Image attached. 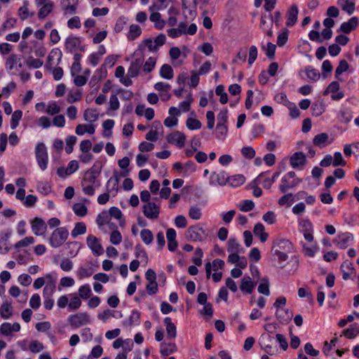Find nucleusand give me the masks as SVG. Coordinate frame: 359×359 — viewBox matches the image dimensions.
Masks as SVG:
<instances>
[{
    "instance_id": "44",
    "label": "nucleus",
    "mask_w": 359,
    "mask_h": 359,
    "mask_svg": "<svg viewBox=\"0 0 359 359\" xmlns=\"http://www.w3.org/2000/svg\"><path fill=\"white\" fill-rule=\"evenodd\" d=\"M186 126L190 130H199L201 128L202 124L199 120L196 118V114L194 111H191L190 116L187 119Z\"/></svg>"
},
{
    "instance_id": "21",
    "label": "nucleus",
    "mask_w": 359,
    "mask_h": 359,
    "mask_svg": "<svg viewBox=\"0 0 359 359\" xmlns=\"http://www.w3.org/2000/svg\"><path fill=\"white\" fill-rule=\"evenodd\" d=\"M228 176L224 171L212 172L210 174L209 184L211 186H224L227 184Z\"/></svg>"
},
{
    "instance_id": "12",
    "label": "nucleus",
    "mask_w": 359,
    "mask_h": 359,
    "mask_svg": "<svg viewBox=\"0 0 359 359\" xmlns=\"http://www.w3.org/2000/svg\"><path fill=\"white\" fill-rule=\"evenodd\" d=\"M144 215L149 219H156L159 217L161 204L157 202H149L142 205Z\"/></svg>"
},
{
    "instance_id": "10",
    "label": "nucleus",
    "mask_w": 359,
    "mask_h": 359,
    "mask_svg": "<svg viewBox=\"0 0 359 359\" xmlns=\"http://www.w3.org/2000/svg\"><path fill=\"white\" fill-rule=\"evenodd\" d=\"M137 50H135L133 53V60H132L130 67L128 69V75L130 77H137L140 74L141 68L142 67L144 60V55L140 53L137 54Z\"/></svg>"
},
{
    "instance_id": "28",
    "label": "nucleus",
    "mask_w": 359,
    "mask_h": 359,
    "mask_svg": "<svg viewBox=\"0 0 359 359\" xmlns=\"http://www.w3.org/2000/svg\"><path fill=\"white\" fill-rule=\"evenodd\" d=\"M254 184H261L264 189H270L273 185V180H271L270 172H261L254 180Z\"/></svg>"
},
{
    "instance_id": "11",
    "label": "nucleus",
    "mask_w": 359,
    "mask_h": 359,
    "mask_svg": "<svg viewBox=\"0 0 359 359\" xmlns=\"http://www.w3.org/2000/svg\"><path fill=\"white\" fill-rule=\"evenodd\" d=\"M65 50L67 53H74L77 50L84 51L80 37L71 34L65 40Z\"/></svg>"
},
{
    "instance_id": "39",
    "label": "nucleus",
    "mask_w": 359,
    "mask_h": 359,
    "mask_svg": "<svg viewBox=\"0 0 359 359\" xmlns=\"http://www.w3.org/2000/svg\"><path fill=\"white\" fill-rule=\"evenodd\" d=\"M181 35H194L197 32V26L195 23L191 24L189 27L185 22H180L177 27Z\"/></svg>"
},
{
    "instance_id": "5",
    "label": "nucleus",
    "mask_w": 359,
    "mask_h": 359,
    "mask_svg": "<svg viewBox=\"0 0 359 359\" xmlns=\"http://www.w3.org/2000/svg\"><path fill=\"white\" fill-rule=\"evenodd\" d=\"M301 182V179L296 177L294 172L290 171L285 174L281 178L279 189L281 193L285 194L289 189L296 187Z\"/></svg>"
},
{
    "instance_id": "48",
    "label": "nucleus",
    "mask_w": 359,
    "mask_h": 359,
    "mask_svg": "<svg viewBox=\"0 0 359 359\" xmlns=\"http://www.w3.org/2000/svg\"><path fill=\"white\" fill-rule=\"evenodd\" d=\"M82 97V91L77 88H72L68 91L67 95V102L74 103L81 100Z\"/></svg>"
},
{
    "instance_id": "3",
    "label": "nucleus",
    "mask_w": 359,
    "mask_h": 359,
    "mask_svg": "<svg viewBox=\"0 0 359 359\" xmlns=\"http://www.w3.org/2000/svg\"><path fill=\"white\" fill-rule=\"evenodd\" d=\"M166 41V36L163 34H158L154 39L148 38L144 39L137 46L136 50L138 53L144 55L146 50L152 53H156L158 51L159 48L163 46Z\"/></svg>"
},
{
    "instance_id": "1",
    "label": "nucleus",
    "mask_w": 359,
    "mask_h": 359,
    "mask_svg": "<svg viewBox=\"0 0 359 359\" xmlns=\"http://www.w3.org/2000/svg\"><path fill=\"white\" fill-rule=\"evenodd\" d=\"M100 170L93 166L83 175L81 182L82 192L84 195L93 196L101 186Z\"/></svg>"
},
{
    "instance_id": "49",
    "label": "nucleus",
    "mask_w": 359,
    "mask_h": 359,
    "mask_svg": "<svg viewBox=\"0 0 359 359\" xmlns=\"http://www.w3.org/2000/svg\"><path fill=\"white\" fill-rule=\"evenodd\" d=\"M227 251L229 253L243 252V248L236 238H231L228 241Z\"/></svg>"
},
{
    "instance_id": "29",
    "label": "nucleus",
    "mask_w": 359,
    "mask_h": 359,
    "mask_svg": "<svg viewBox=\"0 0 359 359\" xmlns=\"http://www.w3.org/2000/svg\"><path fill=\"white\" fill-rule=\"evenodd\" d=\"M123 317V313L121 311L116 310H111L107 309L104 310L102 312H100L97 314V318L99 320H102L103 323H106L109 321L111 318H116L119 319Z\"/></svg>"
},
{
    "instance_id": "37",
    "label": "nucleus",
    "mask_w": 359,
    "mask_h": 359,
    "mask_svg": "<svg viewBox=\"0 0 359 359\" xmlns=\"http://www.w3.org/2000/svg\"><path fill=\"white\" fill-rule=\"evenodd\" d=\"M253 233L256 237L259 238L262 243H265L269 238V233L265 231V227L261 222H258L255 225Z\"/></svg>"
},
{
    "instance_id": "8",
    "label": "nucleus",
    "mask_w": 359,
    "mask_h": 359,
    "mask_svg": "<svg viewBox=\"0 0 359 359\" xmlns=\"http://www.w3.org/2000/svg\"><path fill=\"white\" fill-rule=\"evenodd\" d=\"M35 156L39 167L41 170H45L48 168V155L44 143L38 142L36 144Z\"/></svg>"
},
{
    "instance_id": "4",
    "label": "nucleus",
    "mask_w": 359,
    "mask_h": 359,
    "mask_svg": "<svg viewBox=\"0 0 359 359\" xmlns=\"http://www.w3.org/2000/svg\"><path fill=\"white\" fill-rule=\"evenodd\" d=\"M81 305V299L75 292L61 295L57 300V306L59 309L67 307L69 311H76Z\"/></svg>"
},
{
    "instance_id": "58",
    "label": "nucleus",
    "mask_w": 359,
    "mask_h": 359,
    "mask_svg": "<svg viewBox=\"0 0 359 359\" xmlns=\"http://www.w3.org/2000/svg\"><path fill=\"white\" fill-rule=\"evenodd\" d=\"M22 117V111L21 110H15L11 114L10 126L11 128L15 130L20 124V121Z\"/></svg>"
},
{
    "instance_id": "41",
    "label": "nucleus",
    "mask_w": 359,
    "mask_h": 359,
    "mask_svg": "<svg viewBox=\"0 0 359 359\" xmlns=\"http://www.w3.org/2000/svg\"><path fill=\"white\" fill-rule=\"evenodd\" d=\"M95 132V126L90 124H79L75 128V133L79 136H82L86 133L93 135Z\"/></svg>"
},
{
    "instance_id": "30",
    "label": "nucleus",
    "mask_w": 359,
    "mask_h": 359,
    "mask_svg": "<svg viewBox=\"0 0 359 359\" xmlns=\"http://www.w3.org/2000/svg\"><path fill=\"white\" fill-rule=\"evenodd\" d=\"M154 89L159 92V95L163 101L168 100L170 98V90L171 86L165 82H158L154 86Z\"/></svg>"
},
{
    "instance_id": "47",
    "label": "nucleus",
    "mask_w": 359,
    "mask_h": 359,
    "mask_svg": "<svg viewBox=\"0 0 359 359\" xmlns=\"http://www.w3.org/2000/svg\"><path fill=\"white\" fill-rule=\"evenodd\" d=\"M119 182L118 176L115 174L114 178H110L106 184L107 191L109 193H112L114 196L118 191V185Z\"/></svg>"
},
{
    "instance_id": "43",
    "label": "nucleus",
    "mask_w": 359,
    "mask_h": 359,
    "mask_svg": "<svg viewBox=\"0 0 359 359\" xmlns=\"http://www.w3.org/2000/svg\"><path fill=\"white\" fill-rule=\"evenodd\" d=\"M272 255L274 257V260L277 262L280 268H283L285 266V262L288 259V252L278 251L277 250H272Z\"/></svg>"
},
{
    "instance_id": "18",
    "label": "nucleus",
    "mask_w": 359,
    "mask_h": 359,
    "mask_svg": "<svg viewBox=\"0 0 359 359\" xmlns=\"http://www.w3.org/2000/svg\"><path fill=\"white\" fill-rule=\"evenodd\" d=\"M353 235L350 232L339 233L335 238L334 243L341 249H345L351 245L353 243Z\"/></svg>"
},
{
    "instance_id": "20",
    "label": "nucleus",
    "mask_w": 359,
    "mask_h": 359,
    "mask_svg": "<svg viewBox=\"0 0 359 359\" xmlns=\"http://www.w3.org/2000/svg\"><path fill=\"white\" fill-rule=\"evenodd\" d=\"M79 163L76 160L70 161L67 167H60L57 170V174L62 178H65L67 176L76 172L79 169Z\"/></svg>"
},
{
    "instance_id": "50",
    "label": "nucleus",
    "mask_w": 359,
    "mask_h": 359,
    "mask_svg": "<svg viewBox=\"0 0 359 359\" xmlns=\"http://www.w3.org/2000/svg\"><path fill=\"white\" fill-rule=\"evenodd\" d=\"M29 1H24L23 5L18 9V15L22 20H25L30 17H32L34 14V12H29L28 6Z\"/></svg>"
},
{
    "instance_id": "24",
    "label": "nucleus",
    "mask_w": 359,
    "mask_h": 359,
    "mask_svg": "<svg viewBox=\"0 0 359 359\" xmlns=\"http://www.w3.org/2000/svg\"><path fill=\"white\" fill-rule=\"evenodd\" d=\"M77 9L78 0H62V10L65 16L75 15Z\"/></svg>"
},
{
    "instance_id": "42",
    "label": "nucleus",
    "mask_w": 359,
    "mask_h": 359,
    "mask_svg": "<svg viewBox=\"0 0 359 359\" xmlns=\"http://www.w3.org/2000/svg\"><path fill=\"white\" fill-rule=\"evenodd\" d=\"M358 24V19L356 17H352L347 22H343L340 26V30L345 34H348L355 29Z\"/></svg>"
},
{
    "instance_id": "17",
    "label": "nucleus",
    "mask_w": 359,
    "mask_h": 359,
    "mask_svg": "<svg viewBox=\"0 0 359 359\" xmlns=\"http://www.w3.org/2000/svg\"><path fill=\"white\" fill-rule=\"evenodd\" d=\"M6 69L11 71L13 74H18L22 67V60L20 55L13 54L6 61Z\"/></svg>"
},
{
    "instance_id": "9",
    "label": "nucleus",
    "mask_w": 359,
    "mask_h": 359,
    "mask_svg": "<svg viewBox=\"0 0 359 359\" xmlns=\"http://www.w3.org/2000/svg\"><path fill=\"white\" fill-rule=\"evenodd\" d=\"M34 3L38 8L37 18L39 20L46 18L53 11L54 2L51 0H35Z\"/></svg>"
},
{
    "instance_id": "63",
    "label": "nucleus",
    "mask_w": 359,
    "mask_h": 359,
    "mask_svg": "<svg viewBox=\"0 0 359 359\" xmlns=\"http://www.w3.org/2000/svg\"><path fill=\"white\" fill-rule=\"evenodd\" d=\"M140 237L142 242L147 245H150L154 240V236L152 232L148 229H143L140 231Z\"/></svg>"
},
{
    "instance_id": "40",
    "label": "nucleus",
    "mask_w": 359,
    "mask_h": 359,
    "mask_svg": "<svg viewBox=\"0 0 359 359\" xmlns=\"http://www.w3.org/2000/svg\"><path fill=\"white\" fill-rule=\"evenodd\" d=\"M160 353L162 356H168L177 351V346L175 342H163L160 344Z\"/></svg>"
},
{
    "instance_id": "22",
    "label": "nucleus",
    "mask_w": 359,
    "mask_h": 359,
    "mask_svg": "<svg viewBox=\"0 0 359 359\" xmlns=\"http://www.w3.org/2000/svg\"><path fill=\"white\" fill-rule=\"evenodd\" d=\"M107 74L105 66L102 65L99 69H96L89 81V86L91 88H98L100 82L104 79Z\"/></svg>"
},
{
    "instance_id": "2",
    "label": "nucleus",
    "mask_w": 359,
    "mask_h": 359,
    "mask_svg": "<svg viewBox=\"0 0 359 359\" xmlns=\"http://www.w3.org/2000/svg\"><path fill=\"white\" fill-rule=\"evenodd\" d=\"M62 57V53L60 49L57 48L52 49L48 56V60L44 67L46 70L52 72L53 79L55 81H60L63 77V69L60 67H53L54 65H57L61 62Z\"/></svg>"
},
{
    "instance_id": "13",
    "label": "nucleus",
    "mask_w": 359,
    "mask_h": 359,
    "mask_svg": "<svg viewBox=\"0 0 359 359\" xmlns=\"http://www.w3.org/2000/svg\"><path fill=\"white\" fill-rule=\"evenodd\" d=\"M293 244L292 242L285 238L278 236L272 241V250H278L290 253L293 251Z\"/></svg>"
},
{
    "instance_id": "38",
    "label": "nucleus",
    "mask_w": 359,
    "mask_h": 359,
    "mask_svg": "<svg viewBox=\"0 0 359 359\" xmlns=\"http://www.w3.org/2000/svg\"><path fill=\"white\" fill-rule=\"evenodd\" d=\"M356 0H338L337 4L342 11L348 15H352L355 11Z\"/></svg>"
},
{
    "instance_id": "6",
    "label": "nucleus",
    "mask_w": 359,
    "mask_h": 359,
    "mask_svg": "<svg viewBox=\"0 0 359 359\" xmlns=\"http://www.w3.org/2000/svg\"><path fill=\"white\" fill-rule=\"evenodd\" d=\"M68 236L69 231L65 227L56 228L49 238V244L52 248H59L67 240Z\"/></svg>"
},
{
    "instance_id": "62",
    "label": "nucleus",
    "mask_w": 359,
    "mask_h": 359,
    "mask_svg": "<svg viewBox=\"0 0 359 359\" xmlns=\"http://www.w3.org/2000/svg\"><path fill=\"white\" fill-rule=\"evenodd\" d=\"M86 226L84 222H77L75 224V226L71 232V236L73 238H76L79 235L86 233Z\"/></svg>"
},
{
    "instance_id": "64",
    "label": "nucleus",
    "mask_w": 359,
    "mask_h": 359,
    "mask_svg": "<svg viewBox=\"0 0 359 359\" xmlns=\"http://www.w3.org/2000/svg\"><path fill=\"white\" fill-rule=\"evenodd\" d=\"M12 315V307L11 303L7 302L3 303L0 306V316L4 319H8Z\"/></svg>"
},
{
    "instance_id": "23",
    "label": "nucleus",
    "mask_w": 359,
    "mask_h": 359,
    "mask_svg": "<svg viewBox=\"0 0 359 359\" xmlns=\"http://www.w3.org/2000/svg\"><path fill=\"white\" fill-rule=\"evenodd\" d=\"M167 141L172 144L176 145L179 148H182L186 142V136L182 132L174 131L167 136Z\"/></svg>"
},
{
    "instance_id": "34",
    "label": "nucleus",
    "mask_w": 359,
    "mask_h": 359,
    "mask_svg": "<svg viewBox=\"0 0 359 359\" xmlns=\"http://www.w3.org/2000/svg\"><path fill=\"white\" fill-rule=\"evenodd\" d=\"M276 316L280 323H287L292 320V313L285 308H278L276 311Z\"/></svg>"
},
{
    "instance_id": "51",
    "label": "nucleus",
    "mask_w": 359,
    "mask_h": 359,
    "mask_svg": "<svg viewBox=\"0 0 359 359\" xmlns=\"http://www.w3.org/2000/svg\"><path fill=\"white\" fill-rule=\"evenodd\" d=\"M111 217L108 211L104 210L101 212L96 218V223L100 228H102L106 224H109Z\"/></svg>"
},
{
    "instance_id": "36",
    "label": "nucleus",
    "mask_w": 359,
    "mask_h": 359,
    "mask_svg": "<svg viewBox=\"0 0 359 359\" xmlns=\"http://www.w3.org/2000/svg\"><path fill=\"white\" fill-rule=\"evenodd\" d=\"M272 27V20H270L269 15H262L260 20V28L270 37L273 36Z\"/></svg>"
},
{
    "instance_id": "45",
    "label": "nucleus",
    "mask_w": 359,
    "mask_h": 359,
    "mask_svg": "<svg viewBox=\"0 0 359 359\" xmlns=\"http://www.w3.org/2000/svg\"><path fill=\"white\" fill-rule=\"evenodd\" d=\"M164 324L168 337L171 339H175L177 337V327L172 323V319L170 317L165 318Z\"/></svg>"
},
{
    "instance_id": "27",
    "label": "nucleus",
    "mask_w": 359,
    "mask_h": 359,
    "mask_svg": "<svg viewBox=\"0 0 359 359\" xmlns=\"http://www.w3.org/2000/svg\"><path fill=\"white\" fill-rule=\"evenodd\" d=\"M299 14V9L296 4L292 5L286 13V22L285 25L287 27H293L297 21Z\"/></svg>"
},
{
    "instance_id": "15",
    "label": "nucleus",
    "mask_w": 359,
    "mask_h": 359,
    "mask_svg": "<svg viewBox=\"0 0 359 359\" xmlns=\"http://www.w3.org/2000/svg\"><path fill=\"white\" fill-rule=\"evenodd\" d=\"M299 230L303 233L304 238L309 243L313 241V226L312 223L307 219L299 221Z\"/></svg>"
},
{
    "instance_id": "46",
    "label": "nucleus",
    "mask_w": 359,
    "mask_h": 359,
    "mask_svg": "<svg viewBox=\"0 0 359 359\" xmlns=\"http://www.w3.org/2000/svg\"><path fill=\"white\" fill-rule=\"evenodd\" d=\"M342 272V278L344 280H348L350 278L351 273L353 272V264L348 260L343 262L340 266Z\"/></svg>"
},
{
    "instance_id": "16",
    "label": "nucleus",
    "mask_w": 359,
    "mask_h": 359,
    "mask_svg": "<svg viewBox=\"0 0 359 359\" xmlns=\"http://www.w3.org/2000/svg\"><path fill=\"white\" fill-rule=\"evenodd\" d=\"M340 85L337 81L331 82L325 90L323 95L331 94V99L334 101H339L344 97V93L339 90Z\"/></svg>"
},
{
    "instance_id": "7",
    "label": "nucleus",
    "mask_w": 359,
    "mask_h": 359,
    "mask_svg": "<svg viewBox=\"0 0 359 359\" xmlns=\"http://www.w3.org/2000/svg\"><path fill=\"white\" fill-rule=\"evenodd\" d=\"M69 325L73 329H77L90 323V317L87 312H79L69 315L67 318Z\"/></svg>"
},
{
    "instance_id": "25",
    "label": "nucleus",
    "mask_w": 359,
    "mask_h": 359,
    "mask_svg": "<svg viewBox=\"0 0 359 359\" xmlns=\"http://www.w3.org/2000/svg\"><path fill=\"white\" fill-rule=\"evenodd\" d=\"M20 325L18 323L11 324L8 322L3 323L0 325V334L5 337L11 336L13 332L20 330Z\"/></svg>"
},
{
    "instance_id": "55",
    "label": "nucleus",
    "mask_w": 359,
    "mask_h": 359,
    "mask_svg": "<svg viewBox=\"0 0 359 359\" xmlns=\"http://www.w3.org/2000/svg\"><path fill=\"white\" fill-rule=\"evenodd\" d=\"M72 210L74 213L78 216L83 217L87 215L88 208L84 203H76L73 205Z\"/></svg>"
},
{
    "instance_id": "26",
    "label": "nucleus",
    "mask_w": 359,
    "mask_h": 359,
    "mask_svg": "<svg viewBox=\"0 0 359 359\" xmlns=\"http://www.w3.org/2000/svg\"><path fill=\"white\" fill-rule=\"evenodd\" d=\"M188 233L194 241H201L205 238V231L203 227L196 225L189 228Z\"/></svg>"
},
{
    "instance_id": "52",
    "label": "nucleus",
    "mask_w": 359,
    "mask_h": 359,
    "mask_svg": "<svg viewBox=\"0 0 359 359\" xmlns=\"http://www.w3.org/2000/svg\"><path fill=\"white\" fill-rule=\"evenodd\" d=\"M159 74L161 78L170 80L173 78L174 72L170 65L164 64L160 68Z\"/></svg>"
},
{
    "instance_id": "56",
    "label": "nucleus",
    "mask_w": 359,
    "mask_h": 359,
    "mask_svg": "<svg viewBox=\"0 0 359 359\" xmlns=\"http://www.w3.org/2000/svg\"><path fill=\"white\" fill-rule=\"evenodd\" d=\"M245 181V178L243 175H235L228 177L227 183L233 187H237L242 185Z\"/></svg>"
},
{
    "instance_id": "53",
    "label": "nucleus",
    "mask_w": 359,
    "mask_h": 359,
    "mask_svg": "<svg viewBox=\"0 0 359 359\" xmlns=\"http://www.w3.org/2000/svg\"><path fill=\"white\" fill-rule=\"evenodd\" d=\"M295 201L294 195L292 193H287L281 196L278 201V203L281 207H290Z\"/></svg>"
},
{
    "instance_id": "19",
    "label": "nucleus",
    "mask_w": 359,
    "mask_h": 359,
    "mask_svg": "<svg viewBox=\"0 0 359 359\" xmlns=\"http://www.w3.org/2000/svg\"><path fill=\"white\" fill-rule=\"evenodd\" d=\"M290 165L297 170H302L306 163V156L302 151L294 153L290 158Z\"/></svg>"
},
{
    "instance_id": "59",
    "label": "nucleus",
    "mask_w": 359,
    "mask_h": 359,
    "mask_svg": "<svg viewBox=\"0 0 359 359\" xmlns=\"http://www.w3.org/2000/svg\"><path fill=\"white\" fill-rule=\"evenodd\" d=\"M329 139V136L325 133H320L316 135L313 140L314 145L318 146L320 148L324 147L327 145V142Z\"/></svg>"
},
{
    "instance_id": "60",
    "label": "nucleus",
    "mask_w": 359,
    "mask_h": 359,
    "mask_svg": "<svg viewBox=\"0 0 359 359\" xmlns=\"http://www.w3.org/2000/svg\"><path fill=\"white\" fill-rule=\"evenodd\" d=\"M118 165L122 170V176L126 177L130 174V170L128 168L130 165V159L128 157L125 156L123 158L119 159L118 161Z\"/></svg>"
},
{
    "instance_id": "32",
    "label": "nucleus",
    "mask_w": 359,
    "mask_h": 359,
    "mask_svg": "<svg viewBox=\"0 0 359 359\" xmlns=\"http://www.w3.org/2000/svg\"><path fill=\"white\" fill-rule=\"evenodd\" d=\"M140 312L137 310H133L128 319L122 321V325L125 327L137 326L140 324Z\"/></svg>"
},
{
    "instance_id": "61",
    "label": "nucleus",
    "mask_w": 359,
    "mask_h": 359,
    "mask_svg": "<svg viewBox=\"0 0 359 359\" xmlns=\"http://www.w3.org/2000/svg\"><path fill=\"white\" fill-rule=\"evenodd\" d=\"M142 34V29L137 25H131L129 27V32L128 34V39L129 41H133L140 36Z\"/></svg>"
},
{
    "instance_id": "35",
    "label": "nucleus",
    "mask_w": 359,
    "mask_h": 359,
    "mask_svg": "<svg viewBox=\"0 0 359 359\" xmlns=\"http://www.w3.org/2000/svg\"><path fill=\"white\" fill-rule=\"evenodd\" d=\"M158 11H149L151 13L149 20L154 23V27L156 29L161 30L164 28L166 22L162 19L161 15Z\"/></svg>"
},
{
    "instance_id": "31",
    "label": "nucleus",
    "mask_w": 359,
    "mask_h": 359,
    "mask_svg": "<svg viewBox=\"0 0 359 359\" xmlns=\"http://www.w3.org/2000/svg\"><path fill=\"white\" fill-rule=\"evenodd\" d=\"M32 230L36 236H42L47 229V224L41 219L39 217L34 218L31 223Z\"/></svg>"
},
{
    "instance_id": "33",
    "label": "nucleus",
    "mask_w": 359,
    "mask_h": 359,
    "mask_svg": "<svg viewBox=\"0 0 359 359\" xmlns=\"http://www.w3.org/2000/svg\"><path fill=\"white\" fill-rule=\"evenodd\" d=\"M255 285V282L250 276H244L241 282L240 290L243 294H251Z\"/></svg>"
},
{
    "instance_id": "14",
    "label": "nucleus",
    "mask_w": 359,
    "mask_h": 359,
    "mask_svg": "<svg viewBox=\"0 0 359 359\" xmlns=\"http://www.w3.org/2000/svg\"><path fill=\"white\" fill-rule=\"evenodd\" d=\"M86 244L93 255L96 257L102 255L104 252L100 240L92 234L87 236Z\"/></svg>"
},
{
    "instance_id": "54",
    "label": "nucleus",
    "mask_w": 359,
    "mask_h": 359,
    "mask_svg": "<svg viewBox=\"0 0 359 359\" xmlns=\"http://www.w3.org/2000/svg\"><path fill=\"white\" fill-rule=\"evenodd\" d=\"M77 295L81 299H88L92 295V290L88 283L81 285L78 289Z\"/></svg>"
},
{
    "instance_id": "57",
    "label": "nucleus",
    "mask_w": 359,
    "mask_h": 359,
    "mask_svg": "<svg viewBox=\"0 0 359 359\" xmlns=\"http://www.w3.org/2000/svg\"><path fill=\"white\" fill-rule=\"evenodd\" d=\"M120 107V102L116 95H111L109 98V106L107 109V114L109 116H114V114L111 111H117Z\"/></svg>"
}]
</instances>
